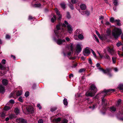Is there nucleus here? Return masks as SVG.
Listing matches in <instances>:
<instances>
[{
	"label": "nucleus",
	"instance_id": "nucleus-1",
	"mask_svg": "<svg viewBox=\"0 0 123 123\" xmlns=\"http://www.w3.org/2000/svg\"><path fill=\"white\" fill-rule=\"evenodd\" d=\"M115 91V90L114 89H110L107 90L105 89L103 91L100 92L98 95H99L101 93H105L103 97L101 98L102 105H103L104 107H105L109 106V102L105 98V97L107 95H110L111 93Z\"/></svg>",
	"mask_w": 123,
	"mask_h": 123
},
{
	"label": "nucleus",
	"instance_id": "nucleus-2",
	"mask_svg": "<svg viewBox=\"0 0 123 123\" xmlns=\"http://www.w3.org/2000/svg\"><path fill=\"white\" fill-rule=\"evenodd\" d=\"M97 91V88L95 85L92 84L90 86L89 91L86 92V96L92 97L95 95Z\"/></svg>",
	"mask_w": 123,
	"mask_h": 123
},
{
	"label": "nucleus",
	"instance_id": "nucleus-3",
	"mask_svg": "<svg viewBox=\"0 0 123 123\" xmlns=\"http://www.w3.org/2000/svg\"><path fill=\"white\" fill-rule=\"evenodd\" d=\"M122 32L121 29L116 28L114 29L112 32V36L115 39L118 38L119 36L122 34Z\"/></svg>",
	"mask_w": 123,
	"mask_h": 123
},
{
	"label": "nucleus",
	"instance_id": "nucleus-4",
	"mask_svg": "<svg viewBox=\"0 0 123 123\" xmlns=\"http://www.w3.org/2000/svg\"><path fill=\"white\" fill-rule=\"evenodd\" d=\"M98 69L104 73H107V75L110 76H112L111 74L110 73V72L112 71V68H107L106 69H104L101 68H99Z\"/></svg>",
	"mask_w": 123,
	"mask_h": 123
},
{
	"label": "nucleus",
	"instance_id": "nucleus-5",
	"mask_svg": "<svg viewBox=\"0 0 123 123\" xmlns=\"http://www.w3.org/2000/svg\"><path fill=\"white\" fill-rule=\"evenodd\" d=\"M0 69L3 70V72L2 71L1 72V73L2 74V75L6 74V72L9 70L8 67H5L0 64Z\"/></svg>",
	"mask_w": 123,
	"mask_h": 123
},
{
	"label": "nucleus",
	"instance_id": "nucleus-6",
	"mask_svg": "<svg viewBox=\"0 0 123 123\" xmlns=\"http://www.w3.org/2000/svg\"><path fill=\"white\" fill-rule=\"evenodd\" d=\"M61 24L60 23L57 25L56 26V30H54V32L58 38L61 37L60 35V34L58 32V30L61 29L60 27L61 26Z\"/></svg>",
	"mask_w": 123,
	"mask_h": 123
},
{
	"label": "nucleus",
	"instance_id": "nucleus-7",
	"mask_svg": "<svg viewBox=\"0 0 123 123\" xmlns=\"http://www.w3.org/2000/svg\"><path fill=\"white\" fill-rule=\"evenodd\" d=\"M82 50V48L79 44H77L76 46V51L74 54V55H78Z\"/></svg>",
	"mask_w": 123,
	"mask_h": 123
},
{
	"label": "nucleus",
	"instance_id": "nucleus-8",
	"mask_svg": "<svg viewBox=\"0 0 123 123\" xmlns=\"http://www.w3.org/2000/svg\"><path fill=\"white\" fill-rule=\"evenodd\" d=\"M26 108L28 112H29L30 113H33L34 110L32 106H26Z\"/></svg>",
	"mask_w": 123,
	"mask_h": 123
},
{
	"label": "nucleus",
	"instance_id": "nucleus-9",
	"mask_svg": "<svg viewBox=\"0 0 123 123\" xmlns=\"http://www.w3.org/2000/svg\"><path fill=\"white\" fill-rule=\"evenodd\" d=\"M61 121V118L58 117L57 118L51 119V121L54 123H58Z\"/></svg>",
	"mask_w": 123,
	"mask_h": 123
},
{
	"label": "nucleus",
	"instance_id": "nucleus-10",
	"mask_svg": "<svg viewBox=\"0 0 123 123\" xmlns=\"http://www.w3.org/2000/svg\"><path fill=\"white\" fill-rule=\"evenodd\" d=\"M59 37L58 38V39H57L56 42L58 45H60L63 43L65 42V40L64 39L62 40L61 39L59 38Z\"/></svg>",
	"mask_w": 123,
	"mask_h": 123
},
{
	"label": "nucleus",
	"instance_id": "nucleus-11",
	"mask_svg": "<svg viewBox=\"0 0 123 123\" xmlns=\"http://www.w3.org/2000/svg\"><path fill=\"white\" fill-rule=\"evenodd\" d=\"M58 11V9H56V12L58 16V17L57 18L58 20H60L61 19L62 16L61 14Z\"/></svg>",
	"mask_w": 123,
	"mask_h": 123
},
{
	"label": "nucleus",
	"instance_id": "nucleus-12",
	"mask_svg": "<svg viewBox=\"0 0 123 123\" xmlns=\"http://www.w3.org/2000/svg\"><path fill=\"white\" fill-rule=\"evenodd\" d=\"M8 82V81L6 79H4L2 81V84L5 86H6L7 85Z\"/></svg>",
	"mask_w": 123,
	"mask_h": 123
},
{
	"label": "nucleus",
	"instance_id": "nucleus-13",
	"mask_svg": "<svg viewBox=\"0 0 123 123\" xmlns=\"http://www.w3.org/2000/svg\"><path fill=\"white\" fill-rule=\"evenodd\" d=\"M5 92V88L2 85H0V93L4 94Z\"/></svg>",
	"mask_w": 123,
	"mask_h": 123
},
{
	"label": "nucleus",
	"instance_id": "nucleus-14",
	"mask_svg": "<svg viewBox=\"0 0 123 123\" xmlns=\"http://www.w3.org/2000/svg\"><path fill=\"white\" fill-rule=\"evenodd\" d=\"M18 120L19 123H27L26 120L23 118H19Z\"/></svg>",
	"mask_w": 123,
	"mask_h": 123
},
{
	"label": "nucleus",
	"instance_id": "nucleus-15",
	"mask_svg": "<svg viewBox=\"0 0 123 123\" xmlns=\"http://www.w3.org/2000/svg\"><path fill=\"white\" fill-rule=\"evenodd\" d=\"M16 95V92L15 91H14L13 92H11L10 94L9 97L10 98H11L12 97L14 98Z\"/></svg>",
	"mask_w": 123,
	"mask_h": 123
},
{
	"label": "nucleus",
	"instance_id": "nucleus-16",
	"mask_svg": "<svg viewBox=\"0 0 123 123\" xmlns=\"http://www.w3.org/2000/svg\"><path fill=\"white\" fill-rule=\"evenodd\" d=\"M80 8L82 10H84L86 9V6L85 4H82L80 6Z\"/></svg>",
	"mask_w": 123,
	"mask_h": 123
},
{
	"label": "nucleus",
	"instance_id": "nucleus-17",
	"mask_svg": "<svg viewBox=\"0 0 123 123\" xmlns=\"http://www.w3.org/2000/svg\"><path fill=\"white\" fill-rule=\"evenodd\" d=\"M68 31L69 33H70L73 31V29L70 25L67 26Z\"/></svg>",
	"mask_w": 123,
	"mask_h": 123
},
{
	"label": "nucleus",
	"instance_id": "nucleus-18",
	"mask_svg": "<svg viewBox=\"0 0 123 123\" xmlns=\"http://www.w3.org/2000/svg\"><path fill=\"white\" fill-rule=\"evenodd\" d=\"M61 7L63 9H65L66 8V4L64 2H62L60 4Z\"/></svg>",
	"mask_w": 123,
	"mask_h": 123
},
{
	"label": "nucleus",
	"instance_id": "nucleus-19",
	"mask_svg": "<svg viewBox=\"0 0 123 123\" xmlns=\"http://www.w3.org/2000/svg\"><path fill=\"white\" fill-rule=\"evenodd\" d=\"M107 50L111 54H112L114 53L113 50L112 49L109 47L107 49Z\"/></svg>",
	"mask_w": 123,
	"mask_h": 123
},
{
	"label": "nucleus",
	"instance_id": "nucleus-20",
	"mask_svg": "<svg viewBox=\"0 0 123 123\" xmlns=\"http://www.w3.org/2000/svg\"><path fill=\"white\" fill-rule=\"evenodd\" d=\"M120 20L119 19H115V22L117 23V25L119 26L121 25V24L120 23Z\"/></svg>",
	"mask_w": 123,
	"mask_h": 123
},
{
	"label": "nucleus",
	"instance_id": "nucleus-21",
	"mask_svg": "<svg viewBox=\"0 0 123 123\" xmlns=\"http://www.w3.org/2000/svg\"><path fill=\"white\" fill-rule=\"evenodd\" d=\"M96 34L98 36L99 38L101 40L103 39V37L101 36L98 32V31L96 30Z\"/></svg>",
	"mask_w": 123,
	"mask_h": 123
},
{
	"label": "nucleus",
	"instance_id": "nucleus-22",
	"mask_svg": "<svg viewBox=\"0 0 123 123\" xmlns=\"http://www.w3.org/2000/svg\"><path fill=\"white\" fill-rule=\"evenodd\" d=\"M63 102L64 104L66 106H67L68 102L67 101V99L66 98H65L63 100Z\"/></svg>",
	"mask_w": 123,
	"mask_h": 123
},
{
	"label": "nucleus",
	"instance_id": "nucleus-23",
	"mask_svg": "<svg viewBox=\"0 0 123 123\" xmlns=\"http://www.w3.org/2000/svg\"><path fill=\"white\" fill-rule=\"evenodd\" d=\"M110 109L111 111L115 112L116 111V108L114 106H112L110 107Z\"/></svg>",
	"mask_w": 123,
	"mask_h": 123
},
{
	"label": "nucleus",
	"instance_id": "nucleus-24",
	"mask_svg": "<svg viewBox=\"0 0 123 123\" xmlns=\"http://www.w3.org/2000/svg\"><path fill=\"white\" fill-rule=\"evenodd\" d=\"M66 16L67 18L68 19H69L71 18V16L70 14V12H67Z\"/></svg>",
	"mask_w": 123,
	"mask_h": 123
},
{
	"label": "nucleus",
	"instance_id": "nucleus-25",
	"mask_svg": "<svg viewBox=\"0 0 123 123\" xmlns=\"http://www.w3.org/2000/svg\"><path fill=\"white\" fill-rule=\"evenodd\" d=\"M22 91L20 90L18 91L16 93V95L18 96H19L21 95L22 94Z\"/></svg>",
	"mask_w": 123,
	"mask_h": 123
},
{
	"label": "nucleus",
	"instance_id": "nucleus-26",
	"mask_svg": "<svg viewBox=\"0 0 123 123\" xmlns=\"http://www.w3.org/2000/svg\"><path fill=\"white\" fill-rule=\"evenodd\" d=\"M97 107V104H94L92 106H90L89 107V108H92V110H93L95 108Z\"/></svg>",
	"mask_w": 123,
	"mask_h": 123
},
{
	"label": "nucleus",
	"instance_id": "nucleus-27",
	"mask_svg": "<svg viewBox=\"0 0 123 123\" xmlns=\"http://www.w3.org/2000/svg\"><path fill=\"white\" fill-rule=\"evenodd\" d=\"M118 88L120 90H123V84H119L118 86Z\"/></svg>",
	"mask_w": 123,
	"mask_h": 123
},
{
	"label": "nucleus",
	"instance_id": "nucleus-28",
	"mask_svg": "<svg viewBox=\"0 0 123 123\" xmlns=\"http://www.w3.org/2000/svg\"><path fill=\"white\" fill-rule=\"evenodd\" d=\"M41 6V4L40 3L35 4L34 5V6L35 7H40Z\"/></svg>",
	"mask_w": 123,
	"mask_h": 123
},
{
	"label": "nucleus",
	"instance_id": "nucleus-29",
	"mask_svg": "<svg viewBox=\"0 0 123 123\" xmlns=\"http://www.w3.org/2000/svg\"><path fill=\"white\" fill-rule=\"evenodd\" d=\"M85 52L86 54H89L91 52L89 49L86 48L85 50Z\"/></svg>",
	"mask_w": 123,
	"mask_h": 123
},
{
	"label": "nucleus",
	"instance_id": "nucleus-30",
	"mask_svg": "<svg viewBox=\"0 0 123 123\" xmlns=\"http://www.w3.org/2000/svg\"><path fill=\"white\" fill-rule=\"evenodd\" d=\"M11 108V107L9 106H5L3 108L4 110L7 111L9 110Z\"/></svg>",
	"mask_w": 123,
	"mask_h": 123
},
{
	"label": "nucleus",
	"instance_id": "nucleus-31",
	"mask_svg": "<svg viewBox=\"0 0 123 123\" xmlns=\"http://www.w3.org/2000/svg\"><path fill=\"white\" fill-rule=\"evenodd\" d=\"M78 37L79 39H80L82 40L84 38V37L81 34H79Z\"/></svg>",
	"mask_w": 123,
	"mask_h": 123
},
{
	"label": "nucleus",
	"instance_id": "nucleus-32",
	"mask_svg": "<svg viewBox=\"0 0 123 123\" xmlns=\"http://www.w3.org/2000/svg\"><path fill=\"white\" fill-rule=\"evenodd\" d=\"M15 112L17 115L19 113V110L17 108H16L15 109Z\"/></svg>",
	"mask_w": 123,
	"mask_h": 123
},
{
	"label": "nucleus",
	"instance_id": "nucleus-33",
	"mask_svg": "<svg viewBox=\"0 0 123 123\" xmlns=\"http://www.w3.org/2000/svg\"><path fill=\"white\" fill-rule=\"evenodd\" d=\"M121 106V104L117 103L116 105V107L117 108V109H120V107Z\"/></svg>",
	"mask_w": 123,
	"mask_h": 123
},
{
	"label": "nucleus",
	"instance_id": "nucleus-34",
	"mask_svg": "<svg viewBox=\"0 0 123 123\" xmlns=\"http://www.w3.org/2000/svg\"><path fill=\"white\" fill-rule=\"evenodd\" d=\"M83 13H85L86 14L87 16H89L90 14V12L89 11L87 10H86L84 11L83 12Z\"/></svg>",
	"mask_w": 123,
	"mask_h": 123
},
{
	"label": "nucleus",
	"instance_id": "nucleus-35",
	"mask_svg": "<svg viewBox=\"0 0 123 123\" xmlns=\"http://www.w3.org/2000/svg\"><path fill=\"white\" fill-rule=\"evenodd\" d=\"M93 37L95 38L96 39V41L98 43H99V40L96 36L94 34L93 35Z\"/></svg>",
	"mask_w": 123,
	"mask_h": 123
},
{
	"label": "nucleus",
	"instance_id": "nucleus-36",
	"mask_svg": "<svg viewBox=\"0 0 123 123\" xmlns=\"http://www.w3.org/2000/svg\"><path fill=\"white\" fill-rule=\"evenodd\" d=\"M113 3L115 6H117L118 5L117 0H114Z\"/></svg>",
	"mask_w": 123,
	"mask_h": 123
},
{
	"label": "nucleus",
	"instance_id": "nucleus-37",
	"mask_svg": "<svg viewBox=\"0 0 123 123\" xmlns=\"http://www.w3.org/2000/svg\"><path fill=\"white\" fill-rule=\"evenodd\" d=\"M115 20L114 18L112 17H111L110 19V21L112 23L115 22Z\"/></svg>",
	"mask_w": 123,
	"mask_h": 123
},
{
	"label": "nucleus",
	"instance_id": "nucleus-38",
	"mask_svg": "<svg viewBox=\"0 0 123 123\" xmlns=\"http://www.w3.org/2000/svg\"><path fill=\"white\" fill-rule=\"evenodd\" d=\"M117 46L119 47L121 45H123V43L121 42H119L116 44Z\"/></svg>",
	"mask_w": 123,
	"mask_h": 123
},
{
	"label": "nucleus",
	"instance_id": "nucleus-39",
	"mask_svg": "<svg viewBox=\"0 0 123 123\" xmlns=\"http://www.w3.org/2000/svg\"><path fill=\"white\" fill-rule=\"evenodd\" d=\"M57 109V108L56 107H54L50 109V111L52 112H53L56 110Z\"/></svg>",
	"mask_w": 123,
	"mask_h": 123
},
{
	"label": "nucleus",
	"instance_id": "nucleus-40",
	"mask_svg": "<svg viewBox=\"0 0 123 123\" xmlns=\"http://www.w3.org/2000/svg\"><path fill=\"white\" fill-rule=\"evenodd\" d=\"M105 58L109 60H110L111 59L109 56L107 54H105Z\"/></svg>",
	"mask_w": 123,
	"mask_h": 123
},
{
	"label": "nucleus",
	"instance_id": "nucleus-41",
	"mask_svg": "<svg viewBox=\"0 0 123 123\" xmlns=\"http://www.w3.org/2000/svg\"><path fill=\"white\" fill-rule=\"evenodd\" d=\"M69 7L72 10H73L74 9L73 5L71 4L69 5Z\"/></svg>",
	"mask_w": 123,
	"mask_h": 123
},
{
	"label": "nucleus",
	"instance_id": "nucleus-42",
	"mask_svg": "<svg viewBox=\"0 0 123 123\" xmlns=\"http://www.w3.org/2000/svg\"><path fill=\"white\" fill-rule=\"evenodd\" d=\"M85 69L84 68H81L79 70V72L80 73H81L83 72H85Z\"/></svg>",
	"mask_w": 123,
	"mask_h": 123
},
{
	"label": "nucleus",
	"instance_id": "nucleus-43",
	"mask_svg": "<svg viewBox=\"0 0 123 123\" xmlns=\"http://www.w3.org/2000/svg\"><path fill=\"white\" fill-rule=\"evenodd\" d=\"M121 114L123 115V114L121 113H117V116L118 118V117H121L122 116L121 115Z\"/></svg>",
	"mask_w": 123,
	"mask_h": 123
},
{
	"label": "nucleus",
	"instance_id": "nucleus-44",
	"mask_svg": "<svg viewBox=\"0 0 123 123\" xmlns=\"http://www.w3.org/2000/svg\"><path fill=\"white\" fill-rule=\"evenodd\" d=\"M121 115L122 116L121 117H118V119L121 121H123V115L121 114Z\"/></svg>",
	"mask_w": 123,
	"mask_h": 123
},
{
	"label": "nucleus",
	"instance_id": "nucleus-45",
	"mask_svg": "<svg viewBox=\"0 0 123 123\" xmlns=\"http://www.w3.org/2000/svg\"><path fill=\"white\" fill-rule=\"evenodd\" d=\"M29 93L28 91H27L25 93V96L26 97H28L29 96Z\"/></svg>",
	"mask_w": 123,
	"mask_h": 123
},
{
	"label": "nucleus",
	"instance_id": "nucleus-46",
	"mask_svg": "<svg viewBox=\"0 0 123 123\" xmlns=\"http://www.w3.org/2000/svg\"><path fill=\"white\" fill-rule=\"evenodd\" d=\"M88 62L91 65H92V61L91 60V58H90L88 59Z\"/></svg>",
	"mask_w": 123,
	"mask_h": 123
},
{
	"label": "nucleus",
	"instance_id": "nucleus-47",
	"mask_svg": "<svg viewBox=\"0 0 123 123\" xmlns=\"http://www.w3.org/2000/svg\"><path fill=\"white\" fill-rule=\"evenodd\" d=\"M18 100L19 101L22 103H23V101L21 97H19V98H18Z\"/></svg>",
	"mask_w": 123,
	"mask_h": 123
},
{
	"label": "nucleus",
	"instance_id": "nucleus-48",
	"mask_svg": "<svg viewBox=\"0 0 123 123\" xmlns=\"http://www.w3.org/2000/svg\"><path fill=\"white\" fill-rule=\"evenodd\" d=\"M68 121L66 119H64L62 123H68Z\"/></svg>",
	"mask_w": 123,
	"mask_h": 123
},
{
	"label": "nucleus",
	"instance_id": "nucleus-49",
	"mask_svg": "<svg viewBox=\"0 0 123 123\" xmlns=\"http://www.w3.org/2000/svg\"><path fill=\"white\" fill-rule=\"evenodd\" d=\"M5 116V114L4 113V111L2 112L1 114V117L3 118Z\"/></svg>",
	"mask_w": 123,
	"mask_h": 123
},
{
	"label": "nucleus",
	"instance_id": "nucleus-50",
	"mask_svg": "<svg viewBox=\"0 0 123 123\" xmlns=\"http://www.w3.org/2000/svg\"><path fill=\"white\" fill-rule=\"evenodd\" d=\"M91 51L92 52L93 55H94V57H95L96 58V54L93 51V50L92 49H91Z\"/></svg>",
	"mask_w": 123,
	"mask_h": 123
},
{
	"label": "nucleus",
	"instance_id": "nucleus-51",
	"mask_svg": "<svg viewBox=\"0 0 123 123\" xmlns=\"http://www.w3.org/2000/svg\"><path fill=\"white\" fill-rule=\"evenodd\" d=\"M112 59L113 63L115 64L116 62V58H114V57H112Z\"/></svg>",
	"mask_w": 123,
	"mask_h": 123
},
{
	"label": "nucleus",
	"instance_id": "nucleus-52",
	"mask_svg": "<svg viewBox=\"0 0 123 123\" xmlns=\"http://www.w3.org/2000/svg\"><path fill=\"white\" fill-rule=\"evenodd\" d=\"M36 84H34L33 85L32 87V89H33L34 90L35 89H36Z\"/></svg>",
	"mask_w": 123,
	"mask_h": 123
},
{
	"label": "nucleus",
	"instance_id": "nucleus-53",
	"mask_svg": "<svg viewBox=\"0 0 123 123\" xmlns=\"http://www.w3.org/2000/svg\"><path fill=\"white\" fill-rule=\"evenodd\" d=\"M68 57L70 59H71V60L72 59V60H74L76 58V57H75V56H74V57H70V58H69L68 56Z\"/></svg>",
	"mask_w": 123,
	"mask_h": 123
},
{
	"label": "nucleus",
	"instance_id": "nucleus-54",
	"mask_svg": "<svg viewBox=\"0 0 123 123\" xmlns=\"http://www.w3.org/2000/svg\"><path fill=\"white\" fill-rule=\"evenodd\" d=\"M38 123H43V121L42 119H39L38 121Z\"/></svg>",
	"mask_w": 123,
	"mask_h": 123
},
{
	"label": "nucleus",
	"instance_id": "nucleus-55",
	"mask_svg": "<svg viewBox=\"0 0 123 123\" xmlns=\"http://www.w3.org/2000/svg\"><path fill=\"white\" fill-rule=\"evenodd\" d=\"M9 102L11 104H13L14 103V100L11 99L9 101Z\"/></svg>",
	"mask_w": 123,
	"mask_h": 123
},
{
	"label": "nucleus",
	"instance_id": "nucleus-56",
	"mask_svg": "<svg viewBox=\"0 0 123 123\" xmlns=\"http://www.w3.org/2000/svg\"><path fill=\"white\" fill-rule=\"evenodd\" d=\"M71 2L73 4H75L77 2V1L76 0H71Z\"/></svg>",
	"mask_w": 123,
	"mask_h": 123
},
{
	"label": "nucleus",
	"instance_id": "nucleus-57",
	"mask_svg": "<svg viewBox=\"0 0 123 123\" xmlns=\"http://www.w3.org/2000/svg\"><path fill=\"white\" fill-rule=\"evenodd\" d=\"M6 60L4 59H3L1 61V62L2 64H4L6 63Z\"/></svg>",
	"mask_w": 123,
	"mask_h": 123
},
{
	"label": "nucleus",
	"instance_id": "nucleus-58",
	"mask_svg": "<svg viewBox=\"0 0 123 123\" xmlns=\"http://www.w3.org/2000/svg\"><path fill=\"white\" fill-rule=\"evenodd\" d=\"M104 18V17L103 16H99V20H102Z\"/></svg>",
	"mask_w": 123,
	"mask_h": 123
},
{
	"label": "nucleus",
	"instance_id": "nucleus-59",
	"mask_svg": "<svg viewBox=\"0 0 123 123\" xmlns=\"http://www.w3.org/2000/svg\"><path fill=\"white\" fill-rule=\"evenodd\" d=\"M77 65V63H76L73 65L72 67V68H75L76 67Z\"/></svg>",
	"mask_w": 123,
	"mask_h": 123
},
{
	"label": "nucleus",
	"instance_id": "nucleus-60",
	"mask_svg": "<svg viewBox=\"0 0 123 123\" xmlns=\"http://www.w3.org/2000/svg\"><path fill=\"white\" fill-rule=\"evenodd\" d=\"M37 107L39 108V109H41L42 107L39 104H38L37 105Z\"/></svg>",
	"mask_w": 123,
	"mask_h": 123
},
{
	"label": "nucleus",
	"instance_id": "nucleus-61",
	"mask_svg": "<svg viewBox=\"0 0 123 123\" xmlns=\"http://www.w3.org/2000/svg\"><path fill=\"white\" fill-rule=\"evenodd\" d=\"M96 66L97 67H99V68H101V66H100V64L99 63H97L96 65Z\"/></svg>",
	"mask_w": 123,
	"mask_h": 123
},
{
	"label": "nucleus",
	"instance_id": "nucleus-62",
	"mask_svg": "<svg viewBox=\"0 0 123 123\" xmlns=\"http://www.w3.org/2000/svg\"><path fill=\"white\" fill-rule=\"evenodd\" d=\"M11 57L12 58H13V60H15L16 59V57L14 55H11Z\"/></svg>",
	"mask_w": 123,
	"mask_h": 123
},
{
	"label": "nucleus",
	"instance_id": "nucleus-63",
	"mask_svg": "<svg viewBox=\"0 0 123 123\" xmlns=\"http://www.w3.org/2000/svg\"><path fill=\"white\" fill-rule=\"evenodd\" d=\"M33 17L31 15H29V16L28 19L29 20H31L33 19Z\"/></svg>",
	"mask_w": 123,
	"mask_h": 123
},
{
	"label": "nucleus",
	"instance_id": "nucleus-64",
	"mask_svg": "<svg viewBox=\"0 0 123 123\" xmlns=\"http://www.w3.org/2000/svg\"><path fill=\"white\" fill-rule=\"evenodd\" d=\"M6 38L7 39H10V35L8 34H6Z\"/></svg>",
	"mask_w": 123,
	"mask_h": 123
}]
</instances>
